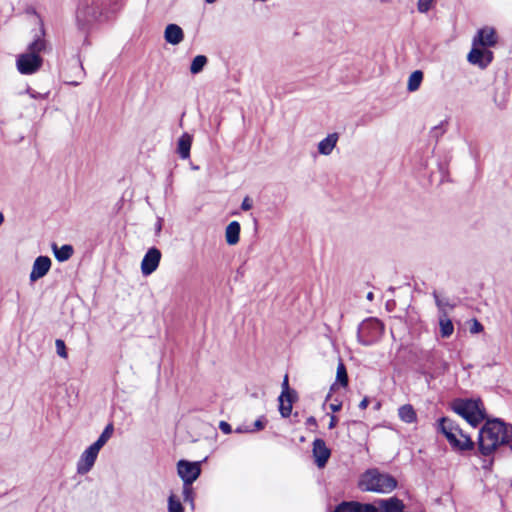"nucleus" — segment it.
Instances as JSON below:
<instances>
[{
    "label": "nucleus",
    "instance_id": "obj_24",
    "mask_svg": "<svg viewBox=\"0 0 512 512\" xmlns=\"http://www.w3.org/2000/svg\"><path fill=\"white\" fill-rule=\"evenodd\" d=\"M439 326L440 333L443 338H448L452 335L454 331V326L452 321L448 318L447 315L439 316Z\"/></svg>",
    "mask_w": 512,
    "mask_h": 512
},
{
    "label": "nucleus",
    "instance_id": "obj_34",
    "mask_svg": "<svg viewBox=\"0 0 512 512\" xmlns=\"http://www.w3.org/2000/svg\"><path fill=\"white\" fill-rule=\"evenodd\" d=\"M294 391H290L289 389V383H288V376L286 375L284 377L283 383H282V397H293Z\"/></svg>",
    "mask_w": 512,
    "mask_h": 512
},
{
    "label": "nucleus",
    "instance_id": "obj_41",
    "mask_svg": "<svg viewBox=\"0 0 512 512\" xmlns=\"http://www.w3.org/2000/svg\"><path fill=\"white\" fill-rule=\"evenodd\" d=\"M337 422H338L337 417H336V416H334V415H331V416H330V422H329L328 428H329V429H333V428L337 425Z\"/></svg>",
    "mask_w": 512,
    "mask_h": 512
},
{
    "label": "nucleus",
    "instance_id": "obj_39",
    "mask_svg": "<svg viewBox=\"0 0 512 512\" xmlns=\"http://www.w3.org/2000/svg\"><path fill=\"white\" fill-rule=\"evenodd\" d=\"M265 427V421L262 418L257 419L254 422V428L253 431L262 430Z\"/></svg>",
    "mask_w": 512,
    "mask_h": 512
},
{
    "label": "nucleus",
    "instance_id": "obj_15",
    "mask_svg": "<svg viewBox=\"0 0 512 512\" xmlns=\"http://www.w3.org/2000/svg\"><path fill=\"white\" fill-rule=\"evenodd\" d=\"M339 140V134L334 132L328 134L324 139H322L318 145V153L323 156H329L335 149L337 142Z\"/></svg>",
    "mask_w": 512,
    "mask_h": 512
},
{
    "label": "nucleus",
    "instance_id": "obj_47",
    "mask_svg": "<svg viewBox=\"0 0 512 512\" xmlns=\"http://www.w3.org/2000/svg\"><path fill=\"white\" fill-rule=\"evenodd\" d=\"M216 1H217V0H205V2H206V3H208V4H213V3H215Z\"/></svg>",
    "mask_w": 512,
    "mask_h": 512
},
{
    "label": "nucleus",
    "instance_id": "obj_26",
    "mask_svg": "<svg viewBox=\"0 0 512 512\" xmlns=\"http://www.w3.org/2000/svg\"><path fill=\"white\" fill-rule=\"evenodd\" d=\"M207 62H208V59L206 56L197 55L192 60V63L190 65V72L194 75L200 73L203 70V68L205 67V65L207 64Z\"/></svg>",
    "mask_w": 512,
    "mask_h": 512
},
{
    "label": "nucleus",
    "instance_id": "obj_40",
    "mask_svg": "<svg viewBox=\"0 0 512 512\" xmlns=\"http://www.w3.org/2000/svg\"><path fill=\"white\" fill-rule=\"evenodd\" d=\"M329 407H330V409H331L333 412H338V411L341 409L342 404H341V402L335 401V402L331 403V404L329 405Z\"/></svg>",
    "mask_w": 512,
    "mask_h": 512
},
{
    "label": "nucleus",
    "instance_id": "obj_33",
    "mask_svg": "<svg viewBox=\"0 0 512 512\" xmlns=\"http://www.w3.org/2000/svg\"><path fill=\"white\" fill-rule=\"evenodd\" d=\"M55 346H56V351H57V354L61 357V358H64L66 359L67 358V351H66V346H65V342L61 339H57L55 341Z\"/></svg>",
    "mask_w": 512,
    "mask_h": 512
},
{
    "label": "nucleus",
    "instance_id": "obj_45",
    "mask_svg": "<svg viewBox=\"0 0 512 512\" xmlns=\"http://www.w3.org/2000/svg\"><path fill=\"white\" fill-rule=\"evenodd\" d=\"M236 432H238V433H241V432H253V430L237 428Z\"/></svg>",
    "mask_w": 512,
    "mask_h": 512
},
{
    "label": "nucleus",
    "instance_id": "obj_10",
    "mask_svg": "<svg viewBox=\"0 0 512 512\" xmlns=\"http://www.w3.org/2000/svg\"><path fill=\"white\" fill-rule=\"evenodd\" d=\"M161 256L158 248L148 249L141 262V272L144 276L152 274L158 268Z\"/></svg>",
    "mask_w": 512,
    "mask_h": 512
},
{
    "label": "nucleus",
    "instance_id": "obj_31",
    "mask_svg": "<svg viewBox=\"0 0 512 512\" xmlns=\"http://www.w3.org/2000/svg\"><path fill=\"white\" fill-rule=\"evenodd\" d=\"M183 498L185 502L194 503V493L192 484H183Z\"/></svg>",
    "mask_w": 512,
    "mask_h": 512
},
{
    "label": "nucleus",
    "instance_id": "obj_17",
    "mask_svg": "<svg viewBox=\"0 0 512 512\" xmlns=\"http://www.w3.org/2000/svg\"><path fill=\"white\" fill-rule=\"evenodd\" d=\"M377 508L372 504H360L356 502H344L340 504L335 512H377Z\"/></svg>",
    "mask_w": 512,
    "mask_h": 512
},
{
    "label": "nucleus",
    "instance_id": "obj_27",
    "mask_svg": "<svg viewBox=\"0 0 512 512\" xmlns=\"http://www.w3.org/2000/svg\"><path fill=\"white\" fill-rule=\"evenodd\" d=\"M293 397L279 396V411L283 417H288L292 411Z\"/></svg>",
    "mask_w": 512,
    "mask_h": 512
},
{
    "label": "nucleus",
    "instance_id": "obj_32",
    "mask_svg": "<svg viewBox=\"0 0 512 512\" xmlns=\"http://www.w3.org/2000/svg\"><path fill=\"white\" fill-rule=\"evenodd\" d=\"M433 3L434 0H418L417 9L420 13H427L431 9Z\"/></svg>",
    "mask_w": 512,
    "mask_h": 512
},
{
    "label": "nucleus",
    "instance_id": "obj_20",
    "mask_svg": "<svg viewBox=\"0 0 512 512\" xmlns=\"http://www.w3.org/2000/svg\"><path fill=\"white\" fill-rule=\"evenodd\" d=\"M192 145V136L188 133H184L177 143V152L182 159H187L190 156V149Z\"/></svg>",
    "mask_w": 512,
    "mask_h": 512
},
{
    "label": "nucleus",
    "instance_id": "obj_28",
    "mask_svg": "<svg viewBox=\"0 0 512 512\" xmlns=\"http://www.w3.org/2000/svg\"><path fill=\"white\" fill-rule=\"evenodd\" d=\"M433 297L435 299L436 306L438 307L440 316L447 315V309L453 308V305L450 304L449 300L446 298H440L437 292L433 293Z\"/></svg>",
    "mask_w": 512,
    "mask_h": 512
},
{
    "label": "nucleus",
    "instance_id": "obj_46",
    "mask_svg": "<svg viewBox=\"0 0 512 512\" xmlns=\"http://www.w3.org/2000/svg\"><path fill=\"white\" fill-rule=\"evenodd\" d=\"M4 222V215L2 212H0V226L3 224Z\"/></svg>",
    "mask_w": 512,
    "mask_h": 512
},
{
    "label": "nucleus",
    "instance_id": "obj_35",
    "mask_svg": "<svg viewBox=\"0 0 512 512\" xmlns=\"http://www.w3.org/2000/svg\"><path fill=\"white\" fill-rule=\"evenodd\" d=\"M252 206H253L252 200L250 199V197L246 196L242 201L241 209L244 211H248L252 208Z\"/></svg>",
    "mask_w": 512,
    "mask_h": 512
},
{
    "label": "nucleus",
    "instance_id": "obj_19",
    "mask_svg": "<svg viewBox=\"0 0 512 512\" xmlns=\"http://www.w3.org/2000/svg\"><path fill=\"white\" fill-rule=\"evenodd\" d=\"M240 224L232 221L225 229V239L228 245H236L240 239Z\"/></svg>",
    "mask_w": 512,
    "mask_h": 512
},
{
    "label": "nucleus",
    "instance_id": "obj_43",
    "mask_svg": "<svg viewBox=\"0 0 512 512\" xmlns=\"http://www.w3.org/2000/svg\"><path fill=\"white\" fill-rule=\"evenodd\" d=\"M369 404V401L367 398H364L360 403H359V408L360 409H366L367 406Z\"/></svg>",
    "mask_w": 512,
    "mask_h": 512
},
{
    "label": "nucleus",
    "instance_id": "obj_16",
    "mask_svg": "<svg viewBox=\"0 0 512 512\" xmlns=\"http://www.w3.org/2000/svg\"><path fill=\"white\" fill-rule=\"evenodd\" d=\"M164 38L167 43L178 45L184 39L182 28L177 24H168L164 31Z\"/></svg>",
    "mask_w": 512,
    "mask_h": 512
},
{
    "label": "nucleus",
    "instance_id": "obj_12",
    "mask_svg": "<svg viewBox=\"0 0 512 512\" xmlns=\"http://www.w3.org/2000/svg\"><path fill=\"white\" fill-rule=\"evenodd\" d=\"M51 268V260L47 256H39L35 259L30 273V281L35 282L44 277Z\"/></svg>",
    "mask_w": 512,
    "mask_h": 512
},
{
    "label": "nucleus",
    "instance_id": "obj_21",
    "mask_svg": "<svg viewBox=\"0 0 512 512\" xmlns=\"http://www.w3.org/2000/svg\"><path fill=\"white\" fill-rule=\"evenodd\" d=\"M398 417L406 424L417 422V413L411 404H404L398 408Z\"/></svg>",
    "mask_w": 512,
    "mask_h": 512
},
{
    "label": "nucleus",
    "instance_id": "obj_36",
    "mask_svg": "<svg viewBox=\"0 0 512 512\" xmlns=\"http://www.w3.org/2000/svg\"><path fill=\"white\" fill-rule=\"evenodd\" d=\"M219 428L224 434H230L232 432L231 425L225 421L219 423Z\"/></svg>",
    "mask_w": 512,
    "mask_h": 512
},
{
    "label": "nucleus",
    "instance_id": "obj_1",
    "mask_svg": "<svg viewBox=\"0 0 512 512\" xmlns=\"http://www.w3.org/2000/svg\"><path fill=\"white\" fill-rule=\"evenodd\" d=\"M512 431L498 419L487 421L479 431L478 448L483 456H490L499 449H511Z\"/></svg>",
    "mask_w": 512,
    "mask_h": 512
},
{
    "label": "nucleus",
    "instance_id": "obj_37",
    "mask_svg": "<svg viewBox=\"0 0 512 512\" xmlns=\"http://www.w3.org/2000/svg\"><path fill=\"white\" fill-rule=\"evenodd\" d=\"M483 330V326L477 320H474L472 326L470 327L471 333H479Z\"/></svg>",
    "mask_w": 512,
    "mask_h": 512
},
{
    "label": "nucleus",
    "instance_id": "obj_8",
    "mask_svg": "<svg viewBox=\"0 0 512 512\" xmlns=\"http://www.w3.org/2000/svg\"><path fill=\"white\" fill-rule=\"evenodd\" d=\"M177 473L183 484H193L201 474V462L179 460L177 462Z\"/></svg>",
    "mask_w": 512,
    "mask_h": 512
},
{
    "label": "nucleus",
    "instance_id": "obj_2",
    "mask_svg": "<svg viewBox=\"0 0 512 512\" xmlns=\"http://www.w3.org/2000/svg\"><path fill=\"white\" fill-rule=\"evenodd\" d=\"M39 29L34 35L33 41L28 45L27 52L20 54L17 57L16 65L21 74H33L40 69L43 59L40 56L41 52H45L48 43L45 40V28L43 21L38 18Z\"/></svg>",
    "mask_w": 512,
    "mask_h": 512
},
{
    "label": "nucleus",
    "instance_id": "obj_4",
    "mask_svg": "<svg viewBox=\"0 0 512 512\" xmlns=\"http://www.w3.org/2000/svg\"><path fill=\"white\" fill-rule=\"evenodd\" d=\"M439 430L444 434L449 444L453 449L459 451L471 450L474 443L470 436L463 432V430L452 419L443 417L439 420Z\"/></svg>",
    "mask_w": 512,
    "mask_h": 512
},
{
    "label": "nucleus",
    "instance_id": "obj_18",
    "mask_svg": "<svg viewBox=\"0 0 512 512\" xmlns=\"http://www.w3.org/2000/svg\"><path fill=\"white\" fill-rule=\"evenodd\" d=\"M380 512H404V504L398 498L392 497L379 501Z\"/></svg>",
    "mask_w": 512,
    "mask_h": 512
},
{
    "label": "nucleus",
    "instance_id": "obj_13",
    "mask_svg": "<svg viewBox=\"0 0 512 512\" xmlns=\"http://www.w3.org/2000/svg\"><path fill=\"white\" fill-rule=\"evenodd\" d=\"M467 59L471 64L485 68L492 62L493 53L489 50H481L474 46L469 52Z\"/></svg>",
    "mask_w": 512,
    "mask_h": 512
},
{
    "label": "nucleus",
    "instance_id": "obj_11",
    "mask_svg": "<svg viewBox=\"0 0 512 512\" xmlns=\"http://www.w3.org/2000/svg\"><path fill=\"white\" fill-rule=\"evenodd\" d=\"M313 457L315 459V463L317 467L323 468L325 467L328 459L330 458L331 451L326 446L324 440L322 439H315L313 441Z\"/></svg>",
    "mask_w": 512,
    "mask_h": 512
},
{
    "label": "nucleus",
    "instance_id": "obj_9",
    "mask_svg": "<svg viewBox=\"0 0 512 512\" xmlns=\"http://www.w3.org/2000/svg\"><path fill=\"white\" fill-rule=\"evenodd\" d=\"M99 449L95 445L91 444L88 448H86L81 454L78 462H77V473L80 475L87 474L97 459L99 454Z\"/></svg>",
    "mask_w": 512,
    "mask_h": 512
},
{
    "label": "nucleus",
    "instance_id": "obj_25",
    "mask_svg": "<svg viewBox=\"0 0 512 512\" xmlns=\"http://www.w3.org/2000/svg\"><path fill=\"white\" fill-rule=\"evenodd\" d=\"M113 432H114V426L112 423H109L104 428V430L102 431L99 438L93 443V445H95L96 447L101 449L108 442V440L112 437Z\"/></svg>",
    "mask_w": 512,
    "mask_h": 512
},
{
    "label": "nucleus",
    "instance_id": "obj_14",
    "mask_svg": "<svg viewBox=\"0 0 512 512\" xmlns=\"http://www.w3.org/2000/svg\"><path fill=\"white\" fill-rule=\"evenodd\" d=\"M497 43L496 31L492 27H484L480 29L473 40V45H481L491 47Z\"/></svg>",
    "mask_w": 512,
    "mask_h": 512
},
{
    "label": "nucleus",
    "instance_id": "obj_44",
    "mask_svg": "<svg viewBox=\"0 0 512 512\" xmlns=\"http://www.w3.org/2000/svg\"><path fill=\"white\" fill-rule=\"evenodd\" d=\"M366 298H367L369 301H372V300L374 299V294H373V292H368V293H367Z\"/></svg>",
    "mask_w": 512,
    "mask_h": 512
},
{
    "label": "nucleus",
    "instance_id": "obj_6",
    "mask_svg": "<svg viewBox=\"0 0 512 512\" xmlns=\"http://www.w3.org/2000/svg\"><path fill=\"white\" fill-rule=\"evenodd\" d=\"M452 409L473 427L485 419V410L479 399H457L453 402Z\"/></svg>",
    "mask_w": 512,
    "mask_h": 512
},
{
    "label": "nucleus",
    "instance_id": "obj_23",
    "mask_svg": "<svg viewBox=\"0 0 512 512\" xmlns=\"http://www.w3.org/2000/svg\"><path fill=\"white\" fill-rule=\"evenodd\" d=\"M423 80V73L420 70L412 72L408 78L407 90L409 92H415L419 89Z\"/></svg>",
    "mask_w": 512,
    "mask_h": 512
},
{
    "label": "nucleus",
    "instance_id": "obj_42",
    "mask_svg": "<svg viewBox=\"0 0 512 512\" xmlns=\"http://www.w3.org/2000/svg\"><path fill=\"white\" fill-rule=\"evenodd\" d=\"M306 425L307 426H313V427H316L317 426V421L316 419L313 417V416H310L307 418L306 420Z\"/></svg>",
    "mask_w": 512,
    "mask_h": 512
},
{
    "label": "nucleus",
    "instance_id": "obj_7",
    "mask_svg": "<svg viewBox=\"0 0 512 512\" xmlns=\"http://www.w3.org/2000/svg\"><path fill=\"white\" fill-rule=\"evenodd\" d=\"M383 331V324L377 319L370 318L359 325L357 338L360 344L370 346L382 337Z\"/></svg>",
    "mask_w": 512,
    "mask_h": 512
},
{
    "label": "nucleus",
    "instance_id": "obj_38",
    "mask_svg": "<svg viewBox=\"0 0 512 512\" xmlns=\"http://www.w3.org/2000/svg\"><path fill=\"white\" fill-rule=\"evenodd\" d=\"M27 93L29 94V96L31 98H34V99H44L46 97V94H42V93L36 92L31 89H28Z\"/></svg>",
    "mask_w": 512,
    "mask_h": 512
},
{
    "label": "nucleus",
    "instance_id": "obj_29",
    "mask_svg": "<svg viewBox=\"0 0 512 512\" xmlns=\"http://www.w3.org/2000/svg\"><path fill=\"white\" fill-rule=\"evenodd\" d=\"M336 381L339 382L340 385L343 387H346L348 385V375L346 367L342 361H339L337 365Z\"/></svg>",
    "mask_w": 512,
    "mask_h": 512
},
{
    "label": "nucleus",
    "instance_id": "obj_3",
    "mask_svg": "<svg viewBox=\"0 0 512 512\" xmlns=\"http://www.w3.org/2000/svg\"><path fill=\"white\" fill-rule=\"evenodd\" d=\"M119 0H80L76 12L77 24L81 29H86L93 23L107 18L109 11L114 12Z\"/></svg>",
    "mask_w": 512,
    "mask_h": 512
},
{
    "label": "nucleus",
    "instance_id": "obj_22",
    "mask_svg": "<svg viewBox=\"0 0 512 512\" xmlns=\"http://www.w3.org/2000/svg\"><path fill=\"white\" fill-rule=\"evenodd\" d=\"M55 258L59 262L67 261L73 254V247L71 245H63L60 248L56 245H52Z\"/></svg>",
    "mask_w": 512,
    "mask_h": 512
},
{
    "label": "nucleus",
    "instance_id": "obj_30",
    "mask_svg": "<svg viewBox=\"0 0 512 512\" xmlns=\"http://www.w3.org/2000/svg\"><path fill=\"white\" fill-rule=\"evenodd\" d=\"M184 508L180 500L175 495H170L168 498V512H183Z\"/></svg>",
    "mask_w": 512,
    "mask_h": 512
},
{
    "label": "nucleus",
    "instance_id": "obj_5",
    "mask_svg": "<svg viewBox=\"0 0 512 512\" xmlns=\"http://www.w3.org/2000/svg\"><path fill=\"white\" fill-rule=\"evenodd\" d=\"M397 485L396 480L377 469L366 471L359 480V487L362 491H371L377 493H389Z\"/></svg>",
    "mask_w": 512,
    "mask_h": 512
}]
</instances>
